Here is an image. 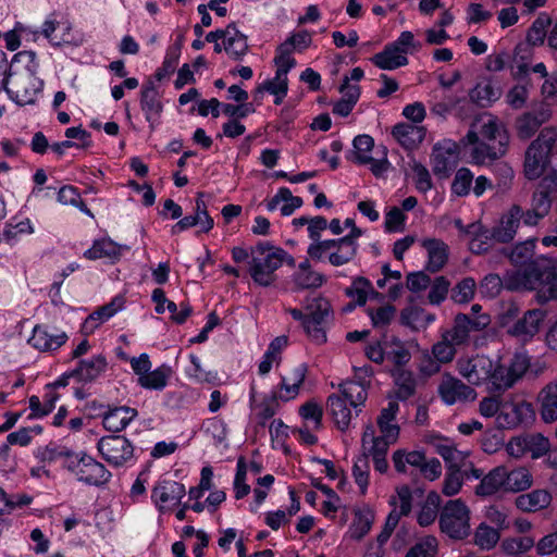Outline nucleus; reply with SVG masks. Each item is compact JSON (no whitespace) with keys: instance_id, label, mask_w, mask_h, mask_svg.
<instances>
[{"instance_id":"423d86ee","label":"nucleus","mask_w":557,"mask_h":557,"mask_svg":"<svg viewBox=\"0 0 557 557\" xmlns=\"http://www.w3.org/2000/svg\"><path fill=\"white\" fill-rule=\"evenodd\" d=\"M557 141V129L546 127L525 151L523 172L528 180L540 178L547 170Z\"/></svg>"},{"instance_id":"6e6552de","label":"nucleus","mask_w":557,"mask_h":557,"mask_svg":"<svg viewBox=\"0 0 557 557\" xmlns=\"http://www.w3.org/2000/svg\"><path fill=\"white\" fill-rule=\"evenodd\" d=\"M249 273L252 280L262 286H269L275 281L278 268V248L268 242L258 243L251 249Z\"/></svg>"},{"instance_id":"58836bf2","label":"nucleus","mask_w":557,"mask_h":557,"mask_svg":"<svg viewBox=\"0 0 557 557\" xmlns=\"http://www.w3.org/2000/svg\"><path fill=\"white\" fill-rule=\"evenodd\" d=\"M500 540V531L487 522H481L473 532V543L482 550L493 549Z\"/></svg>"},{"instance_id":"37998d69","label":"nucleus","mask_w":557,"mask_h":557,"mask_svg":"<svg viewBox=\"0 0 557 557\" xmlns=\"http://www.w3.org/2000/svg\"><path fill=\"white\" fill-rule=\"evenodd\" d=\"M121 307L122 301L119 298L113 299L110 304L102 306L89 314L85 320L83 329L86 332H92L100 323L111 318Z\"/></svg>"},{"instance_id":"4be33fe9","label":"nucleus","mask_w":557,"mask_h":557,"mask_svg":"<svg viewBox=\"0 0 557 557\" xmlns=\"http://www.w3.org/2000/svg\"><path fill=\"white\" fill-rule=\"evenodd\" d=\"M522 218V210L512 206L500 219L499 224L493 230L496 242L508 243L513 239Z\"/></svg>"},{"instance_id":"052dcab7","label":"nucleus","mask_w":557,"mask_h":557,"mask_svg":"<svg viewBox=\"0 0 557 557\" xmlns=\"http://www.w3.org/2000/svg\"><path fill=\"white\" fill-rule=\"evenodd\" d=\"M462 484L463 478L460 468H448L442 492L445 496H454L460 492Z\"/></svg>"},{"instance_id":"cd10ccee","label":"nucleus","mask_w":557,"mask_h":557,"mask_svg":"<svg viewBox=\"0 0 557 557\" xmlns=\"http://www.w3.org/2000/svg\"><path fill=\"white\" fill-rule=\"evenodd\" d=\"M552 495L546 490H533L530 493L519 495L516 500V507L524 512H537L547 508L552 503Z\"/></svg>"},{"instance_id":"338daca9","label":"nucleus","mask_w":557,"mask_h":557,"mask_svg":"<svg viewBox=\"0 0 557 557\" xmlns=\"http://www.w3.org/2000/svg\"><path fill=\"white\" fill-rule=\"evenodd\" d=\"M541 121L531 113L523 114L517 120V133L522 139H529L537 131Z\"/></svg>"},{"instance_id":"412c9836","label":"nucleus","mask_w":557,"mask_h":557,"mask_svg":"<svg viewBox=\"0 0 557 557\" xmlns=\"http://www.w3.org/2000/svg\"><path fill=\"white\" fill-rule=\"evenodd\" d=\"M545 315L542 309L529 310L508 329V333L524 341L532 338L540 331Z\"/></svg>"},{"instance_id":"9d476101","label":"nucleus","mask_w":557,"mask_h":557,"mask_svg":"<svg viewBox=\"0 0 557 557\" xmlns=\"http://www.w3.org/2000/svg\"><path fill=\"white\" fill-rule=\"evenodd\" d=\"M535 420V412L531 403L509 395L502 399V410L496 417L499 429L511 430L521 425H529Z\"/></svg>"},{"instance_id":"4d7b16f0","label":"nucleus","mask_w":557,"mask_h":557,"mask_svg":"<svg viewBox=\"0 0 557 557\" xmlns=\"http://www.w3.org/2000/svg\"><path fill=\"white\" fill-rule=\"evenodd\" d=\"M437 540L434 536H425L412 546L405 557H434L437 552Z\"/></svg>"},{"instance_id":"864d4df0","label":"nucleus","mask_w":557,"mask_h":557,"mask_svg":"<svg viewBox=\"0 0 557 557\" xmlns=\"http://www.w3.org/2000/svg\"><path fill=\"white\" fill-rule=\"evenodd\" d=\"M473 174L467 168H460L451 182V193L458 197L467 196L471 190Z\"/></svg>"},{"instance_id":"20e7f679","label":"nucleus","mask_w":557,"mask_h":557,"mask_svg":"<svg viewBox=\"0 0 557 557\" xmlns=\"http://www.w3.org/2000/svg\"><path fill=\"white\" fill-rule=\"evenodd\" d=\"M398 410V403L391 400L377 417L379 433L373 424L364 426L361 437L363 454L388 453L389 446L398 441L400 428L394 422Z\"/></svg>"},{"instance_id":"f257e3e1","label":"nucleus","mask_w":557,"mask_h":557,"mask_svg":"<svg viewBox=\"0 0 557 557\" xmlns=\"http://www.w3.org/2000/svg\"><path fill=\"white\" fill-rule=\"evenodd\" d=\"M535 248V238L515 246L511 261L525 267L508 274L505 285L511 290H537L539 299L547 301L557 298V261L544 255L534 258Z\"/></svg>"},{"instance_id":"5701e85b","label":"nucleus","mask_w":557,"mask_h":557,"mask_svg":"<svg viewBox=\"0 0 557 557\" xmlns=\"http://www.w3.org/2000/svg\"><path fill=\"white\" fill-rule=\"evenodd\" d=\"M474 493L480 497H488L505 492V466H498L482 476Z\"/></svg>"},{"instance_id":"2f4dec72","label":"nucleus","mask_w":557,"mask_h":557,"mask_svg":"<svg viewBox=\"0 0 557 557\" xmlns=\"http://www.w3.org/2000/svg\"><path fill=\"white\" fill-rule=\"evenodd\" d=\"M375 519L374 509L368 505L358 508L355 511V518L349 527V535L354 540H361L369 533Z\"/></svg>"},{"instance_id":"dca6fc26","label":"nucleus","mask_w":557,"mask_h":557,"mask_svg":"<svg viewBox=\"0 0 557 557\" xmlns=\"http://www.w3.org/2000/svg\"><path fill=\"white\" fill-rule=\"evenodd\" d=\"M459 145L451 139L438 141L433 149L432 166L437 175L446 176L457 164Z\"/></svg>"},{"instance_id":"a19ab883","label":"nucleus","mask_w":557,"mask_h":557,"mask_svg":"<svg viewBox=\"0 0 557 557\" xmlns=\"http://www.w3.org/2000/svg\"><path fill=\"white\" fill-rule=\"evenodd\" d=\"M121 256L120 246L110 239L96 240L92 247L84 252V257L89 260H97L100 258H109L111 260H119Z\"/></svg>"},{"instance_id":"f3484780","label":"nucleus","mask_w":557,"mask_h":557,"mask_svg":"<svg viewBox=\"0 0 557 557\" xmlns=\"http://www.w3.org/2000/svg\"><path fill=\"white\" fill-rule=\"evenodd\" d=\"M185 486L182 483L164 480L152 490L151 498L160 511L170 510L181 503L185 496Z\"/></svg>"},{"instance_id":"e433bc0d","label":"nucleus","mask_w":557,"mask_h":557,"mask_svg":"<svg viewBox=\"0 0 557 557\" xmlns=\"http://www.w3.org/2000/svg\"><path fill=\"white\" fill-rule=\"evenodd\" d=\"M400 320L404 325L419 331L428 327L434 322L435 317L418 307H408L401 311Z\"/></svg>"},{"instance_id":"a18cd8bd","label":"nucleus","mask_w":557,"mask_h":557,"mask_svg":"<svg viewBox=\"0 0 557 557\" xmlns=\"http://www.w3.org/2000/svg\"><path fill=\"white\" fill-rule=\"evenodd\" d=\"M341 396L349 403L350 407L358 408L364 404L368 393L362 383L348 381L342 384Z\"/></svg>"},{"instance_id":"0e129e2a","label":"nucleus","mask_w":557,"mask_h":557,"mask_svg":"<svg viewBox=\"0 0 557 557\" xmlns=\"http://www.w3.org/2000/svg\"><path fill=\"white\" fill-rule=\"evenodd\" d=\"M223 48L232 59L239 60L248 51L247 37L244 34L236 38L228 37V40L223 42Z\"/></svg>"},{"instance_id":"72a5a7b5","label":"nucleus","mask_w":557,"mask_h":557,"mask_svg":"<svg viewBox=\"0 0 557 557\" xmlns=\"http://www.w3.org/2000/svg\"><path fill=\"white\" fill-rule=\"evenodd\" d=\"M136 409L129 407H117L104 413L102 424L110 432H120L136 417Z\"/></svg>"},{"instance_id":"13d9d810","label":"nucleus","mask_w":557,"mask_h":557,"mask_svg":"<svg viewBox=\"0 0 557 557\" xmlns=\"http://www.w3.org/2000/svg\"><path fill=\"white\" fill-rule=\"evenodd\" d=\"M392 46L398 48V50L407 57L409 53H414L421 50L422 44L416 39L414 35L410 30H404L399 34L396 40L391 42Z\"/></svg>"},{"instance_id":"09e8293b","label":"nucleus","mask_w":557,"mask_h":557,"mask_svg":"<svg viewBox=\"0 0 557 557\" xmlns=\"http://www.w3.org/2000/svg\"><path fill=\"white\" fill-rule=\"evenodd\" d=\"M550 17L547 13L539 14L528 32V42L533 46L542 45L545 39L546 28L550 25Z\"/></svg>"},{"instance_id":"c03bdc74","label":"nucleus","mask_w":557,"mask_h":557,"mask_svg":"<svg viewBox=\"0 0 557 557\" xmlns=\"http://www.w3.org/2000/svg\"><path fill=\"white\" fill-rule=\"evenodd\" d=\"M172 374V369L168 366L149 371L144 376L138 377V383L144 388L148 389H162L166 386L168 380Z\"/></svg>"},{"instance_id":"bb28decb","label":"nucleus","mask_w":557,"mask_h":557,"mask_svg":"<svg viewBox=\"0 0 557 557\" xmlns=\"http://www.w3.org/2000/svg\"><path fill=\"white\" fill-rule=\"evenodd\" d=\"M292 282L295 287L301 289L319 288L326 282V277L323 273L313 270L308 261H304L293 273Z\"/></svg>"},{"instance_id":"ea45409f","label":"nucleus","mask_w":557,"mask_h":557,"mask_svg":"<svg viewBox=\"0 0 557 557\" xmlns=\"http://www.w3.org/2000/svg\"><path fill=\"white\" fill-rule=\"evenodd\" d=\"M423 459L424 454L420 450L397 449L392 455L394 468L398 473H406L409 466L419 468Z\"/></svg>"},{"instance_id":"2eb2a0df","label":"nucleus","mask_w":557,"mask_h":557,"mask_svg":"<svg viewBox=\"0 0 557 557\" xmlns=\"http://www.w3.org/2000/svg\"><path fill=\"white\" fill-rule=\"evenodd\" d=\"M98 450L111 465L121 466L133 457V446L122 435L103 436L98 442Z\"/></svg>"},{"instance_id":"f704fd0d","label":"nucleus","mask_w":557,"mask_h":557,"mask_svg":"<svg viewBox=\"0 0 557 557\" xmlns=\"http://www.w3.org/2000/svg\"><path fill=\"white\" fill-rule=\"evenodd\" d=\"M327 408L337 428L342 431L347 430L351 420V410L347 400L341 395L333 394L327 399Z\"/></svg>"},{"instance_id":"a878e982","label":"nucleus","mask_w":557,"mask_h":557,"mask_svg":"<svg viewBox=\"0 0 557 557\" xmlns=\"http://www.w3.org/2000/svg\"><path fill=\"white\" fill-rule=\"evenodd\" d=\"M140 106L146 114V120L150 123V128L154 129V124L159 120L163 106L158 97V90L152 82L144 86L141 90Z\"/></svg>"},{"instance_id":"4468645a","label":"nucleus","mask_w":557,"mask_h":557,"mask_svg":"<svg viewBox=\"0 0 557 557\" xmlns=\"http://www.w3.org/2000/svg\"><path fill=\"white\" fill-rule=\"evenodd\" d=\"M440 398L445 405L451 406L458 403L475 400L478 394L469 385L450 373H444L437 386Z\"/></svg>"},{"instance_id":"7ed1b4c3","label":"nucleus","mask_w":557,"mask_h":557,"mask_svg":"<svg viewBox=\"0 0 557 557\" xmlns=\"http://www.w3.org/2000/svg\"><path fill=\"white\" fill-rule=\"evenodd\" d=\"M461 144L465 147L472 146L471 158L474 164H484L506 154L509 136L497 117L483 113L472 122Z\"/></svg>"},{"instance_id":"ddd939ff","label":"nucleus","mask_w":557,"mask_h":557,"mask_svg":"<svg viewBox=\"0 0 557 557\" xmlns=\"http://www.w3.org/2000/svg\"><path fill=\"white\" fill-rule=\"evenodd\" d=\"M549 449V440L541 433L515 436L506 444L507 454L516 459H521L528 455L532 459H539L545 456Z\"/></svg>"},{"instance_id":"69168bd1","label":"nucleus","mask_w":557,"mask_h":557,"mask_svg":"<svg viewBox=\"0 0 557 557\" xmlns=\"http://www.w3.org/2000/svg\"><path fill=\"white\" fill-rule=\"evenodd\" d=\"M406 215L401 209L393 207L389 209L384 219V227L388 233L403 232L405 228Z\"/></svg>"},{"instance_id":"a211bd4d","label":"nucleus","mask_w":557,"mask_h":557,"mask_svg":"<svg viewBox=\"0 0 557 557\" xmlns=\"http://www.w3.org/2000/svg\"><path fill=\"white\" fill-rule=\"evenodd\" d=\"M421 247L426 252L425 269L432 273L442 270L448 261L449 247L440 238L426 237L421 239Z\"/></svg>"},{"instance_id":"473e14b6","label":"nucleus","mask_w":557,"mask_h":557,"mask_svg":"<svg viewBox=\"0 0 557 557\" xmlns=\"http://www.w3.org/2000/svg\"><path fill=\"white\" fill-rule=\"evenodd\" d=\"M435 451L449 463L448 468H460L465 465L470 453L459 450L447 438H438L434 442Z\"/></svg>"},{"instance_id":"774afa93","label":"nucleus","mask_w":557,"mask_h":557,"mask_svg":"<svg viewBox=\"0 0 557 557\" xmlns=\"http://www.w3.org/2000/svg\"><path fill=\"white\" fill-rule=\"evenodd\" d=\"M499 90L491 84L476 85L470 94L472 100L481 104L491 103L499 98Z\"/></svg>"},{"instance_id":"c85d7f7f","label":"nucleus","mask_w":557,"mask_h":557,"mask_svg":"<svg viewBox=\"0 0 557 557\" xmlns=\"http://www.w3.org/2000/svg\"><path fill=\"white\" fill-rule=\"evenodd\" d=\"M371 62L384 71H394L409 63L408 57L401 54L398 48L388 44L371 58Z\"/></svg>"},{"instance_id":"aec40b11","label":"nucleus","mask_w":557,"mask_h":557,"mask_svg":"<svg viewBox=\"0 0 557 557\" xmlns=\"http://www.w3.org/2000/svg\"><path fill=\"white\" fill-rule=\"evenodd\" d=\"M539 413L545 423L557 421V379L546 383L536 397Z\"/></svg>"},{"instance_id":"603ef678","label":"nucleus","mask_w":557,"mask_h":557,"mask_svg":"<svg viewBox=\"0 0 557 557\" xmlns=\"http://www.w3.org/2000/svg\"><path fill=\"white\" fill-rule=\"evenodd\" d=\"M476 283L472 277H465L451 290V299L458 304H467L474 297Z\"/></svg>"},{"instance_id":"680f3d73","label":"nucleus","mask_w":557,"mask_h":557,"mask_svg":"<svg viewBox=\"0 0 557 557\" xmlns=\"http://www.w3.org/2000/svg\"><path fill=\"white\" fill-rule=\"evenodd\" d=\"M416 188L426 193L432 188V180L429 170L421 163L412 160L410 163Z\"/></svg>"},{"instance_id":"79ce46f5","label":"nucleus","mask_w":557,"mask_h":557,"mask_svg":"<svg viewBox=\"0 0 557 557\" xmlns=\"http://www.w3.org/2000/svg\"><path fill=\"white\" fill-rule=\"evenodd\" d=\"M345 294L357 305L363 306L369 296L375 294V290L368 278L358 276L352 280L351 285L346 288Z\"/></svg>"},{"instance_id":"de8ad7c7","label":"nucleus","mask_w":557,"mask_h":557,"mask_svg":"<svg viewBox=\"0 0 557 557\" xmlns=\"http://www.w3.org/2000/svg\"><path fill=\"white\" fill-rule=\"evenodd\" d=\"M490 324L488 315H480L474 320H471L467 314H458L455 318L453 329L462 333L469 337V333L472 330H481Z\"/></svg>"},{"instance_id":"3c124183","label":"nucleus","mask_w":557,"mask_h":557,"mask_svg":"<svg viewBox=\"0 0 557 557\" xmlns=\"http://www.w3.org/2000/svg\"><path fill=\"white\" fill-rule=\"evenodd\" d=\"M395 495L391 497L389 505L397 507L398 512L408 516L412 509V492L409 486L400 485L396 487Z\"/></svg>"},{"instance_id":"b1692460","label":"nucleus","mask_w":557,"mask_h":557,"mask_svg":"<svg viewBox=\"0 0 557 557\" xmlns=\"http://www.w3.org/2000/svg\"><path fill=\"white\" fill-rule=\"evenodd\" d=\"M392 135L405 149L412 150L423 141L425 128L420 125L399 123L393 127Z\"/></svg>"},{"instance_id":"4c0bfd02","label":"nucleus","mask_w":557,"mask_h":557,"mask_svg":"<svg viewBox=\"0 0 557 557\" xmlns=\"http://www.w3.org/2000/svg\"><path fill=\"white\" fill-rule=\"evenodd\" d=\"M531 53L527 47L518 45L510 54L508 69L512 78L519 79L528 75L530 71Z\"/></svg>"},{"instance_id":"bf43d9fd","label":"nucleus","mask_w":557,"mask_h":557,"mask_svg":"<svg viewBox=\"0 0 557 557\" xmlns=\"http://www.w3.org/2000/svg\"><path fill=\"white\" fill-rule=\"evenodd\" d=\"M431 352L442 364H447L454 360L457 348L442 335L441 339L432 346Z\"/></svg>"},{"instance_id":"e2e57ef3","label":"nucleus","mask_w":557,"mask_h":557,"mask_svg":"<svg viewBox=\"0 0 557 557\" xmlns=\"http://www.w3.org/2000/svg\"><path fill=\"white\" fill-rule=\"evenodd\" d=\"M311 34L307 30H300L289 36L285 42L281 45V48L287 53L292 51H302L311 45Z\"/></svg>"},{"instance_id":"c756f323","label":"nucleus","mask_w":557,"mask_h":557,"mask_svg":"<svg viewBox=\"0 0 557 557\" xmlns=\"http://www.w3.org/2000/svg\"><path fill=\"white\" fill-rule=\"evenodd\" d=\"M107 368V360L99 355L90 360H82L78 366L70 372L78 382L90 383L95 381Z\"/></svg>"},{"instance_id":"49530a36","label":"nucleus","mask_w":557,"mask_h":557,"mask_svg":"<svg viewBox=\"0 0 557 557\" xmlns=\"http://www.w3.org/2000/svg\"><path fill=\"white\" fill-rule=\"evenodd\" d=\"M438 504V494L435 492L429 493L425 503L421 506L417 516V521L421 527H429L435 521Z\"/></svg>"},{"instance_id":"7c9ffc66","label":"nucleus","mask_w":557,"mask_h":557,"mask_svg":"<svg viewBox=\"0 0 557 557\" xmlns=\"http://www.w3.org/2000/svg\"><path fill=\"white\" fill-rule=\"evenodd\" d=\"M533 484V476L525 467H517L508 470L505 467V492L519 493L530 488Z\"/></svg>"},{"instance_id":"39448f33","label":"nucleus","mask_w":557,"mask_h":557,"mask_svg":"<svg viewBox=\"0 0 557 557\" xmlns=\"http://www.w3.org/2000/svg\"><path fill=\"white\" fill-rule=\"evenodd\" d=\"M361 235V230H354L338 239L311 243L307 248V253L315 261H327L333 267L345 265L357 256V239Z\"/></svg>"},{"instance_id":"9b49d317","label":"nucleus","mask_w":557,"mask_h":557,"mask_svg":"<svg viewBox=\"0 0 557 557\" xmlns=\"http://www.w3.org/2000/svg\"><path fill=\"white\" fill-rule=\"evenodd\" d=\"M304 327L317 344L326 342L325 326L333 318V310L329 299L315 296L308 300L306 306Z\"/></svg>"},{"instance_id":"f8f14e48","label":"nucleus","mask_w":557,"mask_h":557,"mask_svg":"<svg viewBox=\"0 0 557 557\" xmlns=\"http://www.w3.org/2000/svg\"><path fill=\"white\" fill-rule=\"evenodd\" d=\"M373 149L374 140L370 135H358L352 141V150L349 154V160L360 165H369L371 172L376 177H380L388 171L391 164L384 148L382 150V158L380 159L372 157Z\"/></svg>"},{"instance_id":"0eeeda50","label":"nucleus","mask_w":557,"mask_h":557,"mask_svg":"<svg viewBox=\"0 0 557 557\" xmlns=\"http://www.w3.org/2000/svg\"><path fill=\"white\" fill-rule=\"evenodd\" d=\"M471 510L460 498L448 500L440 513V528L455 540H462L471 532Z\"/></svg>"},{"instance_id":"6e6d98bb","label":"nucleus","mask_w":557,"mask_h":557,"mask_svg":"<svg viewBox=\"0 0 557 557\" xmlns=\"http://www.w3.org/2000/svg\"><path fill=\"white\" fill-rule=\"evenodd\" d=\"M534 546L532 537H507L502 542L500 548L506 555H518L530 550Z\"/></svg>"},{"instance_id":"1a4fd4ad","label":"nucleus","mask_w":557,"mask_h":557,"mask_svg":"<svg viewBox=\"0 0 557 557\" xmlns=\"http://www.w3.org/2000/svg\"><path fill=\"white\" fill-rule=\"evenodd\" d=\"M364 354L375 363L388 362L400 367L410 360V352L405 344L394 336H383L380 339L371 341L364 348Z\"/></svg>"},{"instance_id":"8fccbe9b","label":"nucleus","mask_w":557,"mask_h":557,"mask_svg":"<svg viewBox=\"0 0 557 557\" xmlns=\"http://www.w3.org/2000/svg\"><path fill=\"white\" fill-rule=\"evenodd\" d=\"M530 84L528 82L513 85L506 94L507 104L515 109H522L528 101Z\"/></svg>"},{"instance_id":"6ab92c4d","label":"nucleus","mask_w":557,"mask_h":557,"mask_svg":"<svg viewBox=\"0 0 557 557\" xmlns=\"http://www.w3.org/2000/svg\"><path fill=\"white\" fill-rule=\"evenodd\" d=\"M81 468L76 471L79 481L88 485L100 486L111 478V473L106 467L94 458L84 454L81 456Z\"/></svg>"},{"instance_id":"f03ea898","label":"nucleus","mask_w":557,"mask_h":557,"mask_svg":"<svg viewBox=\"0 0 557 557\" xmlns=\"http://www.w3.org/2000/svg\"><path fill=\"white\" fill-rule=\"evenodd\" d=\"M530 368V357L517 351L507 363L493 360L485 355L460 358L457 361L459 374L471 385H487L492 391L511 388Z\"/></svg>"},{"instance_id":"c9c22d12","label":"nucleus","mask_w":557,"mask_h":557,"mask_svg":"<svg viewBox=\"0 0 557 557\" xmlns=\"http://www.w3.org/2000/svg\"><path fill=\"white\" fill-rule=\"evenodd\" d=\"M305 375L306 368L300 364L290 374L283 377L281 382V400H292L298 396Z\"/></svg>"},{"instance_id":"393cba45","label":"nucleus","mask_w":557,"mask_h":557,"mask_svg":"<svg viewBox=\"0 0 557 557\" xmlns=\"http://www.w3.org/2000/svg\"><path fill=\"white\" fill-rule=\"evenodd\" d=\"M468 232V246L473 253L486 252L495 242L493 231L483 226L480 222L469 224Z\"/></svg>"},{"instance_id":"5fc2aeb1","label":"nucleus","mask_w":557,"mask_h":557,"mask_svg":"<svg viewBox=\"0 0 557 557\" xmlns=\"http://www.w3.org/2000/svg\"><path fill=\"white\" fill-rule=\"evenodd\" d=\"M299 413L306 426L312 430H319L322 425V408L315 403H307L299 408Z\"/></svg>"}]
</instances>
